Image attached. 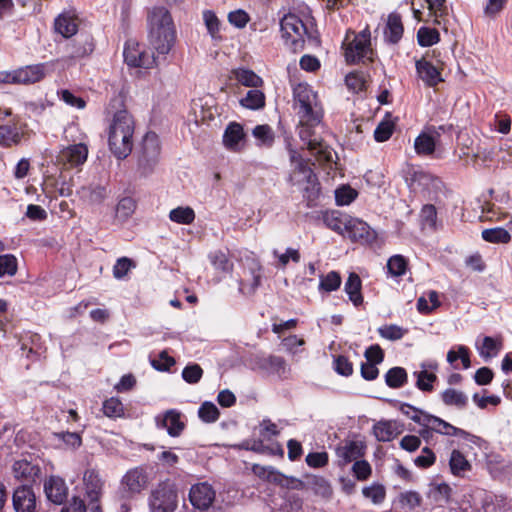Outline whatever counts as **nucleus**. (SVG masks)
<instances>
[{
  "label": "nucleus",
  "instance_id": "f257e3e1",
  "mask_svg": "<svg viewBox=\"0 0 512 512\" xmlns=\"http://www.w3.org/2000/svg\"><path fill=\"white\" fill-rule=\"evenodd\" d=\"M294 108L299 116L298 134L307 149L320 163H331L334 150L325 144L316 134L314 128L320 124L322 108L317 93L306 83H299L293 89Z\"/></svg>",
  "mask_w": 512,
  "mask_h": 512
},
{
  "label": "nucleus",
  "instance_id": "f03ea898",
  "mask_svg": "<svg viewBox=\"0 0 512 512\" xmlns=\"http://www.w3.org/2000/svg\"><path fill=\"white\" fill-rule=\"evenodd\" d=\"M148 42L157 57H166L176 42V28L170 12L154 7L148 14Z\"/></svg>",
  "mask_w": 512,
  "mask_h": 512
},
{
  "label": "nucleus",
  "instance_id": "7ed1b4c3",
  "mask_svg": "<svg viewBox=\"0 0 512 512\" xmlns=\"http://www.w3.org/2000/svg\"><path fill=\"white\" fill-rule=\"evenodd\" d=\"M134 120L127 111L117 112L109 126L108 145L118 159H125L133 148Z\"/></svg>",
  "mask_w": 512,
  "mask_h": 512
},
{
  "label": "nucleus",
  "instance_id": "20e7f679",
  "mask_svg": "<svg viewBox=\"0 0 512 512\" xmlns=\"http://www.w3.org/2000/svg\"><path fill=\"white\" fill-rule=\"evenodd\" d=\"M343 48L344 56L348 63L373 60L371 33L368 29H364L359 33L347 32L343 41Z\"/></svg>",
  "mask_w": 512,
  "mask_h": 512
},
{
  "label": "nucleus",
  "instance_id": "39448f33",
  "mask_svg": "<svg viewBox=\"0 0 512 512\" xmlns=\"http://www.w3.org/2000/svg\"><path fill=\"white\" fill-rule=\"evenodd\" d=\"M281 37L287 47L293 51L303 48L307 26L304 18L295 12H288L280 20Z\"/></svg>",
  "mask_w": 512,
  "mask_h": 512
},
{
  "label": "nucleus",
  "instance_id": "423d86ee",
  "mask_svg": "<svg viewBox=\"0 0 512 512\" xmlns=\"http://www.w3.org/2000/svg\"><path fill=\"white\" fill-rule=\"evenodd\" d=\"M431 432H436L438 434L445 436H456L477 446H480L482 442V439L480 437L473 435L463 429L455 427L449 422L443 420L442 418L428 414L424 426L420 430V435L423 438L427 439Z\"/></svg>",
  "mask_w": 512,
  "mask_h": 512
},
{
  "label": "nucleus",
  "instance_id": "0eeeda50",
  "mask_svg": "<svg viewBox=\"0 0 512 512\" xmlns=\"http://www.w3.org/2000/svg\"><path fill=\"white\" fill-rule=\"evenodd\" d=\"M161 156V143L158 135L154 132H147L142 141L141 153L138 159V170L141 175L152 174Z\"/></svg>",
  "mask_w": 512,
  "mask_h": 512
},
{
  "label": "nucleus",
  "instance_id": "6e6552de",
  "mask_svg": "<svg viewBox=\"0 0 512 512\" xmlns=\"http://www.w3.org/2000/svg\"><path fill=\"white\" fill-rule=\"evenodd\" d=\"M290 161L293 169L289 175V183L298 188L309 191L316 186V176L308 162L295 149H289Z\"/></svg>",
  "mask_w": 512,
  "mask_h": 512
},
{
  "label": "nucleus",
  "instance_id": "1a4fd4ad",
  "mask_svg": "<svg viewBox=\"0 0 512 512\" xmlns=\"http://www.w3.org/2000/svg\"><path fill=\"white\" fill-rule=\"evenodd\" d=\"M155 52L147 51L143 46L134 40L125 43L123 56L129 67L151 69L157 65Z\"/></svg>",
  "mask_w": 512,
  "mask_h": 512
},
{
  "label": "nucleus",
  "instance_id": "9d476101",
  "mask_svg": "<svg viewBox=\"0 0 512 512\" xmlns=\"http://www.w3.org/2000/svg\"><path fill=\"white\" fill-rule=\"evenodd\" d=\"M177 503V493L173 486L168 483L159 484L149 497L151 512H174Z\"/></svg>",
  "mask_w": 512,
  "mask_h": 512
},
{
  "label": "nucleus",
  "instance_id": "9b49d317",
  "mask_svg": "<svg viewBox=\"0 0 512 512\" xmlns=\"http://www.w3.org/2000/svg\"><path fill=\"white\" fill-rule=\"evenodd\" d=\"M87 157L88 147L81 141L61 149L57 155V162L65 168H74L83 165Z\"/></svg>",
  "mask_w": 512,
  "mask_h": 512
},
{
  "label": "nucleus",
  "instance_id": "f8f14e48",
  "mask_svg": "<svg viewBox=\"0 0 512 512\" xmlns=\"http://www.w3.org/2000/svg\"><path fill=\"white\" fill-rule=\"evenodd\" d=\"M253 471L258 476L266 479L267 481L287 489L299 490L304 487V483L300 479L286 476L272 467H262L259 465H255Z\"/></svg>",
  "mask_w": 512,
  "mask_h": 512
},
{
  "label": "nucleus",
  "instance_id": "ddd939ff",
  "mask_svg": "<svg viewBox=\"0 0 512 512\" xmlns=\"http://www.w3.org/2000/svg\"><path fill=\"white\" fill-rule=\"evenodd\" d=\"M147 475L141 468L129 470L121 480V488L124 497L130 498L139 494L147 486Z\"/></svg>",
  "mask_w": 512,
  "mask_h": 512
},
{
  "label": "nucleus",
  "instance_id": "4468645a",
  "mask_svg": "<svg viewBox=\"0 0 512 512\" xmlns=\"http://www.w3.org/2000/svg\"><path fill=\"white\" fill-rule=\"evenodd\" d=\"M415 68L418 77L428 87H435L439 83L444 81L441 75L442 63L434 65L427 58V56H424L421 59L416 60Z\"/></svg>",
  "mask_w": 512,
  "mask_h": 512
},
{
  "label": "nucleus",
  "instance_id": "2eb2a0df",
  "mask_svg": "<svg viewBox=\"0 0 512 512\" xmlns=\"http://www.w3.org/2000/svg\"><path fill=\"white\" fill-rule=\"evenodd\" d=\"M366 445L362 441L345 440L335 449L338 463L340 466H346L351 462L359 460L365 454Z\"/></svg>",
  "mask_w": 512,
  "mask_h": 512
},
{
  "label": "nucleus",
  "instance_id": "dca6fc26",
  "mask_svg": "<svg viewBox=\"0 0 512 512\" xmlns=\"http://www.w3.org/2000/svg\"><path fill=\"white\" fill-rule=\"evenodd\" d=\"M157 428L166 429L171 437H178L185 428V423L182 420V414L175 410L170 409L155 417Z\"/></svg>",
  "mask_w": 512,
  "mask_h": 512
},
{
  "label": "nucleus",
  "instance_id": "f3484780",
  "mask_svg": "<svg viewBox=\"0 0 512 512\" xmlns=\"http://www.w3.org/2000/svg\"><path fill=\"white\" fill-rule=\"evenodd\" d=\"M215 499V491L208 483H198L191 487L189 500L200 511L207 510Z\"/></svg>",
  "mask_w": 512,
  "mask_h": 512
},
{
  "label": "nucleus",
  "instance_id": "a211bd4d",
  "mask_svg": "<svg viewBox=\"0 0 512 512\" xmlns=\"http://www.w3.org/2000/svg\"><path fill=\"white\" fill-rule=\"evenodd\" d=\"M345 236L353 242L368 243L374 240L375 233L366 222L350 216L346 226Z\"/></svg>",
  "mask_w": 512,
  "mask_h": 512
},
{
  "label": "nucleus",
  "instance_id": "6ab92c4d",
  "mask_svg": "<svg viewBox=\"0 0 512 512\" xmlns=\"http://www.w3.org/2000/svg\"><path fill=\"white\" fill-rule=\"evenodd\" d=\"M438 369L436 361H425L420 364V370L414 371L416 378V387L423 392H431L434 389V383L437 380L435 371Z\"/></svg>",
  "mask_w": 512,
  "mask_h": 512
},
{
  "label": "nucleus",
  "instance_id": "aec40b11",
  "mask_svg": "<svg viewBox=\"0 0 512 512\" xmlns=\"http://www.w3.org/2000/svg\"><path fill=\"white\" fill-rule=\"evenodd\" d=\"M404 431V424L398 420H380L372 427L375 438L380 442H389Z\"/></svg>",
  "mask_w": 512,
  "mask_h": 512
},
{
  "label": "nucleus",
  "instance_id": "412c9836",
  "mask_svg": "<svg viewBox=\"0 0 512 512\" xmlns=\"http://www.w3.org/2000/svg\"><path fill=\"white\" fill-rule=\"evenodd\" d=\"M12 501L15 512H35V494L28 485L18 487L13 493Z\"/></svg>",
  "mask_w": 512,
  "mask_h": 512
},
{
  "label": "nucleus",
  "instance_id": "4be33fe9",
  "mask_svg": "<svg viewBox=\"0 0 512 512\" xmlns=\"http://www.w3.org/2000/svg\"><path fill=\"white\" fill-rule=\"evenodd\" d=\"M245 133L243 126L237 122H230L223 134L224 147L232 152H239L244 146Z\"/></svg>",
  "mask_w": 512,
  "mask_h": 512
},
{
  "label": "nucleus",
  "instance_id": "5701e85b",
  "mask_svg": "<svg viewBox=\"0 0 512 512\" xmlns=\"http://www.w3.org/2000/svg\"><path fill=\"white\" fill-rule=\"evenodd\" d=\"M83 485L87 498L91 502L98 501L103 489V481L99 473L94 469L86 470L83 475Z\"/></svg>",
  "mask_w": 512,
  "mask_h": 512
},
{
  "label": "nucleus",
  "instance_id": "b1692460",
  "mask_svg": "<svg viewBox=\"0 0 512 512\" xmlns=\"http://www.w3.org/2000/svg\"><path fill=\"white\" fill-rule=\"evenodd\" d=\"M350 215L339 210H326L321 214L323 224L334 232L345 236V230Z\"/></svg>",
  "mask_w": 512,
  "mask_h": 512
},
{
  "label": "nucleus",
  "instance_id": "393cba45",
  "mask_svg": "<svg viewBox=\"0 0 512 512\" xmlns=\"http://www.w3.org/2000/svg\"><path fill=\"white\" fill-rule=\"evenodd\" d=\"M47 498L56 504H61L67 496V486L60 477L52 476L44 483Z\"/></svg>",
  "mask_w": 512,
  "mask_h": 512
},
{
  "label": "nucleus",
  "instance_id": "a878e982",
  "mask_svg": "<svg viewBox=\"0 0 512 512\" xmlns=\"http://www.w3.org/2000/svg\"><path fill=\"white\" fill-rule=\"evenodd\" d=\"M261 283V266L252 260L249 267V276L244 277L239 282V291L243 294H252L260 286Z\"/></svg>",
  "mask_w": 512,
  "mask_h": 512
},
{
  "label": "nucleus",
  "instance_id": "bb28decb",
  "mask_svg": "<svg viewBox=\"0 0 512 512\" xmlns=\"http://www.w3.org/2000/svg\"><path fill=\"white\" fill-rule=\"evenodd\" d=\"M54 28L63 37L70 38L78 31V19L72 13H62L55 19Z\"/></svg>",
  "mask_w": 512,
  "mask_h": 512
},
{
  "label": "nucleus",
  "instance_id": "cd10ccee",
  "mask_svg": "<svg viewBox=\"0 0 512 512\" xmlns=\"http://www.w3.org/2000/svg\"><path fill=\"white\" fill-rule=\"evenodd\" d=\"M18 84H33L45 76V64H35L16 69Z\"/></svg>",
  "mask_w": 512,
  "mask_h": 512
},
{
  "label": "nucleus",
  "instance_id": "c85d7f7f",
  "mask_svg": "<svg viewBox=\"0 0 512 512\" xmlns=\"http://www.w3.org/2000/svg\"><path fill=\"white\" fill-rule=\"evenodd\" d=\"M404 32V27L402 23L401 16L393 12L388 15L386 27L384 30L385 38L390 43H397L402 38Z\"/></svg>",
  "mask_w": 512,
  "mask_h": 512
},
{
  "label": "nucleus",
  "instance_id": "c756f323",
  "mask_svg": "<svg viewBox=\"0 0 512 512\" xmlns=\"http://www.w3.org/2000/svg\"><path fill=\"white\" fill-rule=\"evenodd\" d=\"M476 349L479 355L484 359H490L498 355L502 349L501 337L493 338L489 336L483 337L481 343L479 340L476 342Z\"/></svg>",
  "mask_w": 512,
  "mask_h": 512
},
{
  "label": "nucleus",
  "instance_id": "7c9ffc66",
  "mask_svg": "<svg viewBox=\"0 0 512 512\" xmlns=\"http://www.w3.org/2000/svg\"><path fill=\"white\" fill-rule=\"evenodd\" d=\"M13 472L17 479L28 483L34 482L38 476L40 469L38 466L31 464L26 460L16 461L13 465Z\"/></svg>",
  "mask_w": 512,
  "mask_h": 512
},
{
  "label": "nucleus",
  "instance_id": "2f4dec72",
  "mask_svg": "<svg viewBox=\"0 0 512 512\" xmlns=\"http://www.w3.org/2000/svg\"><path fill=\"white\" fill-rule=\"evenodd\" d=\"M361 288L362 282L359 275L355 272L350 273L345 282L344 291L348 295L349 300L356 307L363 303Z\"/></svg>",
  "mask_w": 512,
  "mask_h": 512
},
{
  "label": "nucleus",
  "instance_id": "473e14b6",
  "mask_svg": "<svg viewBox=\"0 0 512 512\" xmlns=\"http://www.w3.org/2000/svg\"><path fill=\"white\" fill-rule=\"evenodd\" d=\"M449 467L451 473L457 477H464L472 468L465 455L457 449L452 450L450 454Z\"/></svg>",
  "mask_w": 512,
  "mask_h": 512
},
{
  "label": "nucleus",
  "instance_id": "72a5a7b5",
  "mask_svg": "<svg viewBox=\"0 0 512 512\" xmlns=\"http://www.w3.org/2000/svg\"><path fill=\"white\" fill-rule=\"evenodd\" d=\"M442 402L446 406L455 407L457 409H464L468 404V396L457 389L448 388L440 394Z\"/></svg>",
  "mask_w": 512,
  "mask_h": 512
},
{
  "label": "nucleus",
  "instance_id": "f704fd0d",
  "mask_svg": "<svg viewBox=\"0 0 512 512\" xmlns=\"http://www.w3.org/2000/svg\"><path fill=\"white\" fill-rule=\"evenodd\" d=\"M252 135L256 139V145L259 147L270 148L275 140L273 129L267 125H257L252 130Z\"/></svg>",
  "mask_w": 512,
  "mask_h": 512
},
{
  "label": "nucleus",
  "instance_id": "c9c22d12",
  "mask_svg": "<svg viewBox=\"0 0 512 512\" xmlns=\"http://www.w3.org/2000/svg\"><path fill=\"white\" fill-rule=\"evenodd\" d=\"M208 259L217 272L230 273L233 270V263L222 250L211 251L208 254Z\"/></svg>",
  "mask_w": 512,
  "mask_h": 512
},
{
  "label": "nucleus",
  "instance_id": "e433bc0d",
  "mask_svg": "<svg viewBox=\"0 0 512 512\" xmlns=\"http://www.w3.org/2000/svg\"><path fill=\"white\" fill-rule=\"evenodd\" d=\"M235 79L243 86L258 88L263 85V80L255 72L245 68H239L234 71Z\"/></svg>",
  "mask_w": 512,
  "mask_h": 512
},
{
  "label": "nucleus",
  "instance_id": "4c0bfd02",
  "mask_svg": "<svg viewBox=\"0 0 512 512\" xmlns=\"http://www.w3.org/2000/svg\"><path fill=\"white\" fill-rule=\"evenodd\" d=\"M460 359L462 363L463 369H468L470 367V358H469V350L467 347L463 345H458L455 349H451L447 353V361L455 368L459 369L460 366L457 363V360Z\"/></svg>",
  "mask_w": 512,
  "mask_h": 512
},
{
  "label": "nucleus",
  "instance_id": "58836bf2",
  "mask_svg": "<svg viewBox=\"0 0 512 512\" xmlns=\"http://www.w3.org/2000/svg\"><path fill=\"white\" fill-rule=\"evenodd\" d=\"M240 104L250 110L262 109L265 106V95L257 88L250 89L240 100Z\"/></svg>",
  "mask_w": 512,
  "mask_h": 512
},
{
  "label": "nucleus",
  "instance_id": "ea45409f",
  "mask_svg": "<svg viewBox=\"0 0 512 512\" xmlns=\"http://www.w3.org/2000/svg\"><path fill=\"white\" fill-rule=\"evenodd\" d=\"M195 217L194 210L189 206H178L169 212L170 221L181 225L192 224Z\"/></svg>",
  "mask_w": 512,
  "mask_h": 512
},
{
  "label": "nucleus",
  "instance_id": "a19ab883",
  "mask_svg": "<svg viewBox=\"0 0 512 512\" xmlns=\"http://www.w3.org/2000/svg\"><path fill=\"white\" fill-rule=\"evenodd\" d=\"M394 129L395 121L391 115L387 114L374 131L375 140L377 142L387 141L392 136Z\"/></svg>",
  "mask_w": 512,
  "mask_h": 512
},
{
  "label": "nucleus",
  "instance_id": "79ce46f5",
  "mask_svg": "<svg viewBox=\"0 0 512 512\" xmlns=\"http://www.w3.org/2000/svg\"><path fill=\"white\" fill-rule=\"evenodd\" d=\"M407 372L402 367H393L385 374V382L390 388H400L407 383Z\"/></svg>",
  "mask_w": 512,
  "mask_h": 512
},
{
  "label": "nucleus",
  "instance_id": "37998d69",
  "mask_svg": "<svg viewBox=\"0 0 512 512\" xmlns=\"http://www.w3.org/2000/svg\"><path fill=\"white\" fill-rule=\"evenodd\" d=\"M439 306V295L436 291H429L417 301V309L422 314H428Z\"/></svg>",
  "mask_w": 512,
  "mask_h": 512
},
{
  "label": "nucleus",
  "instance_id": "c03bdc74",
  "mask_svg": "<svg viewBox=\"0 0 512 512\" xmlns=\"http://www.w3.org/2000/svg\"><path fill=\"white\" fill-rule=\"evenodd\" d=\"M482 238L486 242L506 244L511 240V235L506 229L502 227H496L483 230Z\"/></svg>",
  "mask_w": 512,
  "mask_h": 512
},
{
  "label": "nucleus",
  "instance_id": "a18cd8bd",
  "mask_svg": "<svg viewBox=\"0 0 512 512\" xmlns=\"http://www.w3.org/2000/svg\"><path fill=\"white\" fill-rule=\"evenodd\" d=\"M362 494L365 498L369 499L373 504L379 505L383 503L386 498V489L382 484L373 483L362 489Z\"/></svg>",
  "mask_w": 512,
  "mask_h": 512
},
{
  "label": "nucleus",
  "instance_id": "49530a36",
  "mask_svg": "<svg viewBox=\"0 0 512 512\" xmlns=\"http://www.w3.org/2000/svg\"><path fill=\"white\" fill-rule=\"evenodd\" d=\"M342 279L338 272L330 271L326 275L320 276L319 290L325 292H333L340 288Z\"/></svg>",
  "mask_w": 512,
  "mask_h": 512
},
{
  "label": "nucleus",
  "instance_id": "de8ad7c7",
  "mask_svg": "<svg viewBox=\"0 0 512 512\" xmlns=\"http://www.w3.org/2000/svg\"><path fill=\"white\" fill-rule=\"evenodd\" d=\"M414 147L417 154L430 155L435 150V139L427 133H421L415 139Z\"/></svg>",
  "mask_w": 512,
  "mask_h": 512
},
{
  "label": "nucleus",
  "instance_id": "09e8293b",
  "mask_svg": "<svg viewBox=\"0 0 512 512\" xmlns=\"http://www.w3.org/2000/svg\"><path fill=\"white\" fill-rule=\"evenodd\" d=\"M417 40L420 46L430 47L440 41V35L434 28L421 27L417 32Z\"/></svg>",
  "mask_w": 512,
  "mask_h": 512
},
{
  "label": "nucleus",
  "instance_id": "8fccbe9b",
  "mask_svg": "<svg viewBox=\"0 0 512 512\" xmlns=\"http://www.w3.org/2000/svg\"><path fill=\"white\" fill-rule=\"evenodd\" d=\"M20 133L15 125H0V144L3 146H11L18 143Z\"/></svg>",
  "mask_w": 512,
  "mask_h": 512
},
{
  "label": "nucleus",
  "instance_id": "3c124183",
  "mask_svg": "<svg viewBox=\"0 0 512 512\" xmlns=\"http://www.w3.org/2000/svg\"><path fill=\"white\" fill-rule=\"evenodd\" d=\"M399 410L402 414L418 423L422 427L424 426V423L429 414L407 403H401L399 405Z\"/></svg>",
  "mask_w": 512,
  "mask_h": 512
},
{
  "label": "nucleus",
  "instance_id": "603ef678",
  "mask_svg": "<svg viewBox=\"0 0 512 512\" xmlns=\"http://www.w3.org/2000/svg\"><path fill=\"white\" fill-rule=\"evenodd\" d=\"M136 267L133 260L128 257H121L116 260L113 266V277L117 280L124 279L127 274Z\"/></svg>",
  "mask_w": 512,
  "mask_h": 512
},
{
  "label": "nucleus",
  "instance_id": "864d4df0",
  "mask_svg": "<svg viewBox=\"0 0 512 512\" xmlns=\"http://www.w3.org/2000/svg\"><path fill=\"white\" fill-rule=\"evenodd\" d=\"M102 410L105 416L109 418H119L124 415V406L122 402L116 397H111L105 400Z\"/></svg>",
  "mask_w": 512,
  "mask_h": 512
},
{
  "label": "nucleus",
  "instance_id": "5fc2aeb1",
  "mask_svg": "<svg viewBox=\"0 0 512 512\" xmlns=\"http://www.w3.org/2000/svg\"><path fill=\"white\" fill-rule=\"evenodd\" d=\"M407 266L408 262L402 255H394L390 257L387 262L388 272L394 277L404 275L407 270Z\"/></svg>",
  "mask_w": 512,
  "mask_h": 512
},
{
  "label": "nucleus",
  "instance_id": "6e6d98bb",
  "mask_svg": "<svg viewBox=\"0 0 512 512\" xmlns=\"http://www.w3.org/2000/svg\"><path fill=\"white\" fill-rule=\"evenodd\" d=\"M379 335L382 338L387 340L396 341L404 337L407 333V330L396 325V324H388L383 325L377 329Z\"/></svg>",
  "mask_w": 512,
  "mask_h": 512
},
{
  "label": "nucleus",
  "instance_id": "4d7b16f0",
  "mask_svg": "<svg viewBox=\"0 0 512 512\" xmlns=\"http://www.w3.org/2000/svg\"><path fill=\"white\" fill-rule=\"evenodd\" d=\"M16 272V257L11 254L0 255V277L14 276Z\"/></svg>",
  "mask_w": 512,
  "mask_h": 512
},
{
  "label": "nucleus",
  "instance_id": "13d9d810",
  "mask_svg": "<svg viewBox=\"0 0 512 512\" xmlns=\"http://www.w3.org/2000/svg\"><path fill=\"white\" fill-rule=\"evenodd\" d=\"M198 415L202 421L212 423L218 420L219 410L214 403L204 402L198 410Z\"/></svg>",
  "mask_w": 512,
  "mask_h": 512
},
{
  "label": "nucleus",
  "instance_id": "bf43d9fd",
  "mask_svg": "<svg viewBox=\"0 0 512 512\" xmlns=\"http://www.w3.org/2000/svg\"><path fill=\"white\" fill-rule=\"evenodd\" d=\"M203 20L210 36L213 39L218 38L220 31V21L215 13L211 10H205L203 12Z\"/></svg>",
  "mask_w": 512,
  "mask_h": 512
},
{
  "label": "nucleus",
  "instance_id": "052dcab7",
  "mask_svg": "<svg viewBox=\"0 0 512 512\" xmlns=\"http://www.w3.org/2000/svg\"><path fill=\"white\" fill-rule=\"evenodd\" d=\"M365 77L361 72H351L345 77L347 88L353 93H358L365 88Z\"/></svg>",
  "mask_w": 512,
  "mask_h": 512
},
{
  "label": "nucleus",
  "instance_id": "680f3d73",
  "mask_svg": "<svg viewBox=\"0 0 512 512\" xmlns=\"http://www.w3.org/2000/svg\"><path fill=\"white\" fill-rule=\"evenodd\" d=\"M430 14L434 17V23L441 24V19L447 14L445 0H426Z\"/></svg>",
  "mask_w": 512,
  "mask_h": 512
},
{
  "label": "nucleus",
  "instance_id": "e2e57ef3",
  "mask_svg": "<svg viewBox=\"0 0 512 512\" xmlns=\"http://www.w3.org/2000/svg\"><path fill=\"white\" fill-rule=\"evenodd\" d=\"M357 197V191L349 186H343L335 191L337 205H349Z\"/></svg>",
  "mask_w": 512,
  "mask_h": 512
},
{
  "label": "nucleus",
  "instance_id": "0e129e2a",
  "mask_svg": "<svg viewBox=\"0 0 512 512\" xmlns=\"http://www.w3.org/2000/svg\"><path fill=\"white\" fill-rule=\"evenodd\" d=\"M203 370L198 364H189L182 371V378L189 384H196L200 381Z\"/></svg>",
  "mask_w": 512,
  "mask_h": 512
},
{
  "label": "nucleus",
  "instance_id": "69168bd1",
  "mask_svg": "<svg viewBox=\"0 0 512 512\" xmlns=\"http://www.w3.org/2000/svg\"><path fill=\"white\" fill-rule=\"evenodd\" d=\"M55 437L62 441L66 448L69 449H77L82 444V438L79 433L77 432H60L56 433Z\"/></svg>",
  "mask_w": 512,
  "mask_h": 512
},
{
  "label": "nucleus",
  "instance_id": "338daca9",
  "mask_svg": "<svg viewBox=\"0 0 512 512\" xmlns=\"http://www.w3.org/2000/svg\"><path fill=\"white\" fill-rule=\"evenodd\" d=\"M58 97L60 100H62L65 104L75 107L77 109H83L86 106V102L81 97L76 96L74 93L67 89H62L57 92Z\"/></svg>",
  "mask_w": 512,
  "mask_h": 512
},
{
  "label": "nucleus",
  "instance_id": "774afa93",
  "mask_svg": "<svg viewBox=\"0 0 512 512\" xmlns=\"http://www.w3.org/2000/svg\"><path fill=\"white\" fill-rule=\"evenodd\" d=\"M136 203L131 197L120 199L116 206V215L119 218L126 219L134 212Z\"/></svg>",
  "mask_w": 512,
  "mask_h": 512
}]
</instances>
